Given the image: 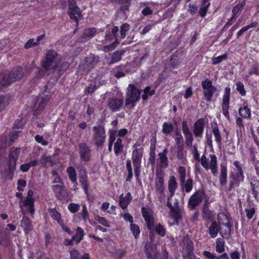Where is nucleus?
Instances as JSON below:
<instances>
[{"instance_id":"obj_60","label":"nucleus","mask_w":259,"mask_h":259,"mask_svg":"<svg viewBox=\"0 0 259 259\" xmlns=\"http://www.w3.org/2000/svg\"><path fill=\"white\" fill-rule=\"evenodd\" d=\"M155 230L156 232L162 237H163L165 234L164 228L160 224L155 226Z\"/></svg>"},{"instance_id":"obj_41","label":"nucleus","mask_w":259,"mask_h":259,"mask_svg":"<svg viewBox=\"0 0 259 259\" xmlns=\"http://www.w3.org/2000/svg\"><path fill=\"white\" fill-rule=\"evenodd\" d=\"M1 231H0V244L1 245L7 247L9 246L10 244V235L8 234H2Z\"/></svg>"},{"instance_id":"obj_18","label":"nucleus","mask_w":259,"mask_h":259,"mask_svg":"<svg viewBox=\"0 0 259 259\" xmlns=\"http://www.w3.org/2000/svg\"><path fill=\"white\" fill-rule=\"evenodd\" d=\"M142 213L146 221L148 230L151 231L154 229V220L152 216L151 210L147 208L143 207Z\"/></svg>"},{"instance_id":"obj_33","label":"nucleus","mask_w":259,"mask_h":259,"mask_svg":"<svg viewBox=\"0 0 259 259\" xmlns=\"http://www.w3.org/2000/svg\"><path fill=\"white\" fill-rule=\"evenodd\" d=\"M229 98H228L227 96H224L223 103H222V109L223 114L228 118L229 119V113L228 111L229 105Z\"/></svg>"},{"instance_id":"obj_10","label":"nucleus","mask_w":259,"mask_h":259,"mask_svg":"<svg viewBox=\"0 0 259 259\" xmlns=\"http://www.w3.org/2000/svg\"><path fill=\"white\" fill-rule=\"evenodd\" d=\"M205 197V193L203 190L199 189L195 192L188 200V207L191 210H195L202 202Z\"/></svg>"},{"instance_id":"obj_26","label":"nucleus","mask_w":259,"mask_h":259,"mask_svg":"<svg viewBox=\"0 0 259 259\" xmlns=\"http://www.w3.org/2000/svg\"><path fill=\"white\" fill-rule=\"evenodd\" d=\"M218 222L214 221H212L208 228V233L211 238H215L217 236L218 233H220L221 229Z\"/></svg>"},{"instance_id":"obj_37","label":"nucleus","mask_w":259,"mask_h":259,"mask_svg":"<svg viewBox=\"0 0 259 259\" xmlns=\"http://www.w3.org/2000/svg\"><path fill=\"white\" fill-rule=\"evenodd\" d=\"M254 198L259 201V181H256L250 183Z\"/></svg>"},{"instance_id":"obj_11","label":"nucleus","mask_w":259,"mask_h":259,"mask_svg":"<svg viewBox=\"0 0 259 259\" xmlns=\"http://www.w3.org/2000/svg\"><path fill=\"white\" fill-rule=\"evenodd\" d=\"M127 98L125 100V105L132 104V107L135 106V103L140 98V92L134 85L130 84L127 89Z\"/></svg>"},{"instance_id":"obj_51","label":"nucleus","mask_w":259,"mask_h":259,"mask_svg":"<svg viewBox=\"0 0 259 259\" xmlns=\"http://www.w3.org/2000/svg\"><path fill=\"white\" fill-rule=\"evenodd\" d=\"M202 216L204 219H210L212 218L211 211L209 210L207 204H205L203 207Z\"/></svg>"},{"instance_id":"obj_44","label":"nucleus","mask_w":259,"mask_h":259,"mask_svg":"<svg viewBox=\"0 0 259 259\" xmlns=\"http://www.w3.org/2000/svg\"><path fill=\"white\" fill-rule=\"evenodd\" d=\"M83 235V230L81 228L77 227L76 229V233L72 237V239L77 243L82 239Z\"/></svg>"},{"instance_id":"obj_1","label":"nucleus","mask_w":259,"mask_h":259,"mask_svg":"<svg viewBox=\"0 0 259 259\" xmlns=\"http://www.w3.org/2000/svg\"><path fill=\"white\" fill-rule=\"evenodd\" d=\"M61 57L54 50L47 51L45 58L42 61V68L38 70L33 78L35 82L40 78H42L47 72H54L60 63Z\"/></svg>"},{"instance_id":"obj_5","label":"nucleus","mask_w":259,"mask_h":259,"mask_svg":"<svg viewBox=\"0 0 259 259\" xmlns=\"http://www.w3.org/2000/svg\"><path fill=\"white\" fill-rule=\"evenodd\" d=\"M99 57L93 54L86 57L79 65V71L82 74L88 73L99 62Z\"/></svg>"},{"instance_id":"obj_50","label":"nucleus","mask_w":259,"mask_h":259,"mask_svg":"<svg viewBox=\"0 0 259 259\" xmlns=\"http://www.w3.org/2000/svg\"><path fill=\"white\" fill-rule=\"evenodd\" d=\"M119 44V41L117 39H116L115 41L113 42V43H112L109 45H107V46H105L103 47V50L104 52H105L106 53L109 52V51H112L114 49H115V48Z\"/></svg>"},{"instance_id":"obj_58","label":"nucleus","mask_w":259,"mask_h":259,"mask_svg":"<svg viewBox=\"0 0 259 259\" xmlns=\"http://www.w3.org/2000/svg\"><path fill=\"white\" fill-rule=\"evenodd\" d=\"M9 103V98L5 96H0V111H1Z\"/></svg>"},{"instance_id":"obj_47","label":"nucleus","mask_w":259,"mask_h":259,"mask_svg":"<svg viewBox=\"0 0 259 259\" xmlns=\"http://www.w3.org/2000/svg\"><path fill=\"white\" fill-rule=\"evenodd\" d=\"M245 3L244 1L239 3L237 5L234 7L232 10V16L237 17V15L240 13L245 5Z\"/></svg>"},{"instance_id":"obj_40","label":"nucleus","mask_w":259,"mask_h":259,"mask_svg":"<svg viewBox=\"0 0 259 259\" xmlns=\"http://www.w3.org/2000/svg\"><path fill=\"white\" fill-rule=\"evenodd\" d=\"M114 153L116 156H118L121 152H122L123 149V145L122 141L121 139L118 138L117 139L114 144Z\"/></svg>"},{"instance_id":"obj_48","label":"nucleus","mask_w":259,"mask_h":259,"mask_svg":"<svg viewBox=\"0 0 259 259\" xmlns=\"http://www.w3.org/2000/svg\"><path fill=\"white\" fill-rule=\"evenodd\" d=\"M174 130V126L170 123L164 122L162 125V132L164 134H170Z\"/></svg>"},{"instance_id":"obj_63","label":"nucleus","mask_w":259,"mask_h":259,"mask_svg":"<svg viewBox=\"0 0 259 259\" xmlns=\"http://www.w3.org/2000/svg\"><path fill=\"white\" fill-rule=\"evenodd\" d=\"M80 206L78 204L71 203L68 205V209L72 213L77 212L79 209Z\"/></svg>"},{"instance_id":"obj_49","label":"nucleus","mask_w":259,"mask_h":259,"mask_svg":"<svg viewBox=\"0 0 259 259\" xmlns=\"http://www.w3.org/2000/svg\"><path fill=\"white\" fill-rule=\"evenodd\" d=\"M96 29L95 28H88L84 30L82 36L83 37H92L96 33Z\"/></svg>"},{"instance_id":"obj_30","label":"nucleus","mask_w":259,"mask_h":259,"mask_svg":"<svg viewBox=\"0 0 259 259\" xmlns=\"http://www.w3.org/2000/svg\"><path fill=\"white\" fill-rule=\"evenodd\" d=\"M168 152L167 149H164L162 152L158 154L159 162L161 167H166L168 166V158L166 156Z\"/></svg>"},{"instance_id":"obj_17","label":"nucleus","mask_w":259,"mask_h":259,"mask_svg":"<svg viewBox=\"0 0 259 259\" xmlns=\"http://www.w3.org/2000/svg\"><path fill=\"white\" fill-rule=\"evenodd\" d=\"M164 184V172L161 169H157L156 171V178L155 179V192L164 191L165 188Z\"/></svg>"},{"instance_id":"obj_14","label":"nucleus","mask_w":259,"mask_h":259,"mask_svg":"<svg viewBox=\"0 0 259 259\" xmlns=\"http://www.w3.org/2000/svg\"><path fill=\"white\" fill-rule=\"evenodd\" d=\"M77 169L78 171L79 182L80 183L85 194L88 196V189L90 184L88 178L87 169L82 166H78Z\"/></svg>"},{"instance_id":"obj_8","label":"nucleus","mask_w":259,"mask_h":259,"mask_svg":"<svg viewBox=\"0 0 259 259\" xmlns=\"http://www.w3.org/2000/svg\"><path fill=\"white\" fill-rule=\"evenodd\" d=\"M133 148L135 149L133 151L132 158L133 161L135 176L136 177H138L140 171L141 159L143 156V149L142 148H137L136 144L133 145Z\"/></svg>"},{"instance_id":"obj_61","label":"nucleus","mask_w":259,"mask_h":259,"mask_svg":"<svg viewBox=\"0 0 259 259\" xmlns=\"http://www.w3.org/2000/svg\"><path fill=\"white\" fill-rule=\"evenodd\" d=\"M95 220L100 224L103 225L105 227H109L110 225L108 221L103 217H100L97 215L95 217Z\"/></svg>"},{"instance_id":"obj_9","label":"nucleus","mask_w":259,"mask_h":259,"mask_svg":"<svg viewBox=\"0 0 259 259\" xmlns=\"http://www.w3.org/2000/svg\"><path fill=\"white\" fill-rule=\"evenodd\" d=\"M178 172L180 176V182L182 187L185 189L186 192H190L193 188V180L191 178H189L186 180V170L184 166H180L179 167Z\"/></svg>"},{"instance_id":"obj_64","label":"nucleus","mask_w":259,"mask_h":259,"mask_svg":"<svg viewBox=\"0 0 259 259\" xmlns=\"http://www.w3.org/2000/svg\"><path fill=\"white\" fill-rule=\"evenodd\" d=\"M237 90L239 92L240 94L242 96H244L246 93V91L244 88V85L241 82H238L236 83Z\"/></svg>"},{"instance_id":"obj_16","label":"nucleus","mask_w":259,"mask_h":259,"mask_svg":"<svg viewBox=\"0 0 259 259\" xmlns=\"http://www.w3.org/2000/svg\"><path fill=\"white\" fill-rule=\"evenodd\" d=\"M78 152L81 159L84 161L88 162L91 157V150L90 147L84 142L78 145Z\"/></svg>"},{"instance_id":"obj_24","label":"nucleus","mask_w":259,"mask_h":259,"mask_svg":"<svg viewBox=\"0 0 259 259\" xmlns=\"http://www.w3.org/2000/svg\"><path fill=\"white\" fill-rule=\"evenodd\" d=\"M53 189L58 199L62 200L65 198L66 192L63 184L53 185Z\"/></svg>"},{"instance_id":"obj_27","label":"nucleus","mask_w":259,"mask_h":259,"mask_svg":"<svg viewBox=\"0 0 259 259\" xmlns=\"http://www.w3.org/2000/svg\"><path fill=\"white\" fill-rule=\"evenodd\" d=\"M169 215L177 224H178L180 221L182 220L181 209L178 206H176L175 208L171 210L169 212Z\"/></svg>"},{"instance_id":"obj_28","label":"nucleus","mask_w":259,"mask_h":259,"mask_svg":"<svg viewBox=\"0 0 259 259\" xmlns=\"http://www.w3.org/2000/svg\"><path fill=\"white\" fill-rule=\"evenodd\" d=\"M125 50L116 51L111 54V61L108 65H111L113 63L119 61L121 59L122 56L125 53Z\"/></svg>"},{"instance_id":"obj_46","label":"nucleus","mask_w":259,"mask_h":259,"mask_svg":"<svg viewBox=\"0 0 259 259\" xmlns=\"http://www.w3.org/2000/svg\"><path fill=\"white\" fill-rule=\"evenodd\" d=\"M210 3L208 2H205L203 0L201 7L199 10V13L202 17H204L207 13Z\"/></svg>"},{"instance_id":"obj_38","label":"nucleus","mask_w":259,"mask_h":259,"mask_svg":"<svg viewBox=\"0 0 259 259\" xmlns=\"http://www.w3.org/2000/svg\"><path fill=\"white\" fill-rule=\"evenodd\" d=\"M50 215L60 225H63V221L61 219V214L55 208L50 209L49 210Z\"/></svg>"},{"instance_id":"obj_42","label":"nucleus","mask_w":259,"mask_h":259,"mask_svg":"<svg viewBox=\"0 0 259 259\" xmlns=\"http://www.w3.org/2000/svg\"><path fill=\"white\" fill-rule=\"evenodd\" d=\"M239 113L241 116L244 118H249L250 117V110L246 105L240 108Z\"/></svg>"},{"instance_id":"obj_45","label":"nucleus","mask_w":259,"mask_h":259,"mask_svg":"<svg viewBox=\"0 0 259 259\" xmlns=\"http://www.w3.org/2000/svg\"><path fill=\"white\" fill-rule=\"evenodd\" d=\"M10 79V76L9 74L2 76L0 77V88L12 83V81H11Z\"/></svg>"},{"instance_id":"obj_21","label":"nucleus","mask_w":259,"mask_h":259,"mask_svg":"<svg viewBox=\"0 0 259 259\" xmlns=\"http://www.w3.org/2000/svg\"><path fill=\"white\" fill-rule=\"evenodd\" d=\"M33 191L29 190L27 193L26 198L22 201L24 206L29 207V211L31 215L34 212V200L33 198Z\"/></svg>"},{"instance_id":"obj_55","label":"nucleus","mask_w":259,"mask_h":259,"mask_svg":"<svg viewBox=\"0 0 259 259\" xmlns=\"http://www.w3.org/2000/svg\"><path fill=\"white\" fill-rule=\"evenodd\" d=\"M151 88L150 87H147L145 90L144 94L142 96V99L144 100H146L147 99L148 96H152L155 94V90H150Z\"/></svg>"},{"instance_id":"obj_15","label":"nucleus","mask_w":259,"mask_h":259,"mask_svg":"<svg viewBox=\"0 0 259 259\" xmlns=\"http://www.w3.org/2000/svg\"><path fill=\"white\" fill-rule=\"evenodd\" d=\"M244 179L243 174L238 172L232 171L230 176L229 186L227 189L228 191H231L236 187L239 186L240 183Z\"/></svg>"},{"instance_id":"obj_39","label":"nucleus","mask_w":259,"mask_h":259,"mask_svg":"<svg viewBox=\"0 0 259 259\" xmlns=\"http://www.w3.org/2000/svg\"><path fill=\"white\" fill-rule=\"evenodd\" d=\"M212 132L215 137L216 142L219 145L221 144L222 138L217 124H215L214 126H212Z\"/></svg>"},{"instance_id":"obj_32","label":"nucleus","mask_w":259,"mask_h":259,"mask_svg":"<svg viewBox=\"0 0 259 259\" xmlns=\"http://www.w3.org/2000/svg\"><path fill=\"white\" fill-rule=\"evenodd\" d=\"M178 188V183L174 176L170 177L168 182V189L169 193L171 195L175 194V191Z\"/></svg>"},{"instance_id":"obj_7","label":"nucleus","mask_w":259,"mask_h":259,"mask_svg":"<svg viewBox=\"0 0 259 259\" xmlns=\"http://www.w3.org/2000/svg\"><path fill=\"white\" fill-rule=\"evenodd\" d=\"M93 140L95 145L100 148H102L106 141L105 131L103 127L99 125L93 127Z\"/></svg>"},{"instance_id":"obj_31","label":"nucleus","mask_w":259,"mask_h":259,"mask_svg":"<svg viewBox=\"0 0 259 259\" xmlns=\"http://www.w3.org/2000/svg\"><path fill=\"white\" fill-rule=\"evenodd\" d=\"M131 193L128 192L126 196L121 194L120 196L119 205L122 209H125L131 202Z\"/></svg>"},{"instance_id":"obj_43","label":"nucleus","mask_w":259,"mask_h":259,"mask_svg":"<svg viewBox=\"0 0 259 259\" xmlns=\"http://www.w3.org/2000/svg\"><path fill=\"white\" fill-rule=\"evenodd\" d=\"M40 161L44 166H47L48 163H49L51 166L53 165L54 164L52 160V157L51 156H47L46 154H44L41 157Z\"/></svg>"},{"instance_id":"obj_2","label":"nucleus","mask_w":259,"mask_h":259,"mask_svg":"<svg viewBox=\"0 0 259 259\" xmlns=\"http://www.w3.org/2000/svg\"><path fill=\"white\" fill-rule=\"evenodd\" d=\"M218 220L219 229H221L220 234L223 238L229 239L233 227L232 219L224 212H221L218 214Z\"/></svg>"},{"instance_id":"obj_20","label":"nucleus","mask_w":259,"mask_h":259,"mask_svg":"<svg viewBox=\"0 0 259 259\" xmlns=\"http://www.w3.org/2000/svg\"><path fill=\"white\" fill-rule=\"evenodd\" d=\"M205 119L203 118L199 119L194 123L193 133L196 137H202L205 127Z\"/></svg>"},{"instance_id":"obj_59","label":"nucleus","mask_w":259,"mask_h":259,"mask_svg":"<svg viewBox=\"0 0 259 259\" xmlns=\"http://www.w3.org/2000/svg\"><path fill=\"white\" fill-rule=\"evenodd\" d=\"M69 67V64L65 62H63L58 69V77H59Z\"/></svg>"},{"instance_id":"obj_23","label":"nucleus","mask_w":259,"mask_h":259,"mask_svg":"<svg viewBox=\"0 0 259 259\" xmlns=\"http://www.w3.org/2000/svg\"><path fill=\"white\" fill-rule=\"evenodd\" d=\"M145 252L147 259H156L157 250L156 247L149 243L145 245Z\"/></svg>"},{"instance_id":"obj_36","label":"nucleus","mask_w":259,"mask_h":259,"mask_svg":"<svg viewBox=\"0 0 259 259\" xmlns=\"http://www.w3.org/2000/svg\"><path fill=\"white\" fill-rule=\"evenodd\" d=\"M177 157L181 161L182 164H185L186 163L187 160L184 155L183 146L177 147Z\"/></svg>"},{"instance_id":"obj_3","label":"nucleus","mask_w":259,"mask_h":259,"mask_svg":"<svg viewBox=\"0 0 259 259\" xmlns=\"http://www.w3.org/2000/svg\"><path fill=\"white\" fill-rule=\"evenodd\" d=\"M54 93V89L49 83L45 86V91L42 94H40L36 99L35 107L36 110L41 111L44 109L47 103L50 100L52 95Z\"/></svg>"},{"instance_id":"obj_54","label":"nucleus","mask_w":259,"mask_h":259,"mask_svg":"<svg viewBox=\"0 0 259 259\" xmlns=\"http://www.w3.org/2000/svg\"><path fill=\"white\" fill-rule=\"evenodd\" d=\"M228 58V54H225L223 55L214 57L212 60V63L213 65H216L222 62L223 60H225Z\"/></svg>"},{"instance_id":"obj_34","label":"nucleus","mask_w":259,"mask_h":259,"mask_svg":"<svg viewBox=\"0 0 259 259\" xmlns=\"http://www.w3.org/2000/svg\"><path fill=\"white\" fill-rule=\"evenodd\" d=\"M70 253V259H90L88 253H85L81 256L79 251L76 249L71 250Z\"/></svg>"},{"instance_id":"obj_29","label":"nucleus","mask_w":259,"mask_h":259,"mask_svg":"<svg viewBox=\"0 0 259 259\" xmlns=\"http://www.w3.org/2000/svg\"><path fill=\"white\" fill-rule=\"evenodd\" d=\"M227 168L226 166L221 165L220 174L219 176L220 183L221 186H224L227 184Z\"/></svg>"},{"instance_id":"obj_22","label":"nucleus","mask_w":259,"mask_h":259,"mask_svg":"<svg viewBox=\"0 0 259 259\" xmlns=\"http://www.w3.org/2000/svg\"><path fill=\"white\" fill-rule=\"evenodd\" d=\"M9 74L11 81L13 82L21 79L24 76V73L22 67L17 66L14 68Z\"/></svg>"},{"instance_id":"obj_52","label":"nucleus","mask_w":259,"mask_h":259,"mask_svg":"<svg viewBox=\"0 0 259 259\" xmlns=\"http://www.w3.org/2000/svg\"><path fill=\"white\" fill-rule=\"evenodd\" d=\"M131 230L135 236V238L136 239L138 238L140 233L139 227L135 224L132 223L131 224Z\"/></svg>"},{"instance_id":"obj_62","label":"nucleus","mask_w":259,"mask_h":259,"mask_svg":"<svg viewBox=\"0 0 259 259\" xmlns=\"http://www.w3.org/2000/svg\"><path fill=\"white\" fill-rule=\"evenodd\" d=\"M202 166L206 170H208L209 168V163L208 162V159L206 157L203 155L201 159H200Z\"/></svg>"},{"instance_id":"obj_4","label":"nucleus","mask_w":259,"mask_h":259,"mask_svg":"<svg viewBox=\"0 0 259 259\" xmlns=\"http://www.w3.org/2000/svg\"><path fill=\"white\" fill-rule=\"evenodd\" d=\"M180 244L182 247V253L184 259H196L193 252V242L188 236L184 237Z\"/></svg>"},{"instance_id":"obj_25","label":"nucleus","mask_w":259,"mask_h":259,"mask_svg":"<svg viewBox=\"0 0 259 259\" xmlns=\"http://www.w3.org/2000/svg\"><path fill=\"white\" fill-rule=\"evenodd\" d=\"M21 226L24 229L26 233H29L33 229V225L30 219L24 216L21 221Z\"/></svg>"},{"instance_id":"obj_6","label":"nucleus","mask_w":259,"mask_h":259,"mask_svg":"<svg viewBox=\"0 0 259 259\" xmlns=\"http://www.w3.org/2000/svg\"><path fill=\"white\" fill-rule=\"evenodd\" d=\"M20 148H11L10 151L9 159L8 160V170L7 171L8 177L10 179H12L14 172L16 169V162L18 159L19 153Z\"/></svg>"},{"instance_id":"obj_56","label":"nucleus","mask_w":259,"mask_h":259,"mask_svg":"<svg viewBox=\"0 0 259 259\" xmlns=\"http://www.w3.org/2000/svg\"><path fill=\"white\" fill-rule=\"evenodd\" d=\"M130 25L127 23L123 24L120 27V37L124 38L126 36V32L129 30Z\"/></svg>"},{"instance_id":"obj_35","label":"nucleus","mask_w":259,"mask_h":259,"mask_svg":"<svg viewBox=\"0 0 259 259\" xmlns=\"http://www.w3.org/2000/svg\"><path fill=\"white\" fill-rule=\"evenodd\" d=\"M66 172L71 182L73 184H76L77 185L76 172L75 168L72 166H69L67 168Z\"/></svg>"},{"instance_id":"obj_13","label":"nucleus","mask_w":259,"mask_h":259,"mask_svg":"<svg viewBox=\"0 0 259 259\" xmlns=\"http://www.w3.org/2000/svg\"><path fill=\"white\" fill-rule=\"evenodd\" d=\"M68 14L71 19L74 20L76 23H78V18H82L81 11L76 5L75 0H68Z\"/></svg>"},{"instance_id":"obj_57","label":"nucleus","mask_w":259,"mask_h":259,"mask_svg":"<svg viewBox=\"0 0 259 259\" xmlns=\"http://www.w3.org/2000/svg\"><path fill=\"white\" fill-rule=\"evenodd\" d=\"M216 244V251L220 253L223 252L225 250L224 241L219 238L217 239Z\"/></svg>"},{"instance_id":"obj_53","label":"nucleus","mask_w":259,"mask_h":259,"mask_svg":"<svg viewBox=\"0 0 259 259\" xmlns=\"http://www.w3.org/2000/svg\"><path fill=\"white\" fill-rule=\"evenodd\" d=\"M175 141L177 147L183 146V138L179 131L176 132Z\"/></svg>"},{"instance_id":"obj_19","label":"nucleus","mask_w":259,"mask_h":259,"mask_svg":"<svg viewBox=\"0 0 259 259\" xmlns=\"http://www.w3.org/2000/svg\"><path fill=\"white\" fill-rule=\"evenodd\" d=\"M123 99L117 97L110 98L108 100V106L113 112L118 111L123 105Z\"/></svg>"},{"instance_id":"obj_12","label":"nucleus","mask_w":259,"mask_h":259,"mask_svg":"<svg viewBox=\"0 0 259 259\" xmlns=\"http://www.w3.org/2000/svg\"><path fill=\"white\" fill-rule=\"evenodd\" d=\"M201 85L205 99L207 102H210L213 94L216 92L217 88L212 85V81L209 79L202 81Z\"/></svg>"}]
</instances>
